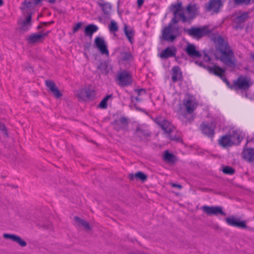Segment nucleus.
Masks as SVG:
<instances>
[{"mask_svg": "<svg viewBox=\"0 0 254 254\" xmlns=\"http://www.w3.org/2000/svg\"><path fill=\"white\" fill-rule=\"evenodd\" d=\"M185 52L190 57L193 59L200 58L201 57V54L200 52L196 50L195 46L193 44H188L185 49Z\"/></svg>", "mask_w": 254, "mask_h": 254, "instance_id": "obj_19", "label": "nucleus"}, {"mask_svg": "<svg viewBox=\"0 0 254 254\" xmlns=\"http://www.w3.org/2000/svg\"><path fill=\"white\" fill-rule=\"evenodd\" d=\"M74 221L78 223L79 224L84 227V229L86 230H89L91 229V227L89 223L85 220L81 219L78 216H75L74 217Z\"/></svg>", "mask_w": 254, "mask_h": 254, "instance_id": "obj_37", "label": "nucleus"}, {"mask_svg": "<svg viewBox=\"0 0 254 254\" xmlns=\"http://www.w3.org/2000/svg\"><path fill=\"white\" fill-rule=\"evenodd\" d=\"M222 171L225 174L229 175L234 174L236 172L235 169L229 166H224L223 168Z\"/></svg>", "mask_w": 254, "mask_h": 254, "instance_id": "obj_39", "label": "nucleus"}, {"mask_svg": "<svg viewBox=\"0 0 254 254\" xmlns=\"http://www.w3.org/2000/svg\"><path fill=\"white\" fill-rule=\"evenodd\" d=\"M47 1L50 3H55L56 0H47Z\"/></svg>", "mask_w": 254, "mask_h": 254, "instance_id": "obj_56", "label": "nucleus"}, {"mask_svg": "<svg viewBox=\"0 0 254 254\" xmlns=\"http://www.w3.org/2000/svg\"><path fill=\"white\" fill-rule=\"evenodd\" d=\"M15 242L18 244L22 247H24L27 245V243L24 240H22L19 236H18Z\"/></svg>", "mask_w": 254, "mask_h": 254, "instance_id": "obj_42", "label": "nucleus"}, {"mask_svg": "<svg viewBox=\"0 0 254 254\" xmlns=\"http://www.w3.org/2000/svg\"><path fill=\"white\" fill-rule=\"evenodd\" d=\"M225 221L228 225L240 228L247 229L251 231L254 232V228L250 227L247 226L244 221H240L234 216L225 218Z\"/></svg>", "mask_w": 254, "mask_h": 254, "instance_id": "obj_11", "label": "nucleus"}, {"mask_svg": "<svg viewBox=\"0 0 254 254\" xmlns=\"http://www.w3.org/2000/svg\"><path fill=\"white\" fill-rule=\"evenodd\" d=\"M109 29L110 32H117L119 30V27L117 22L114 20H112L109 26Z\"/></svg>", "mask_w": 254, "mask_h": 254, "instance_id": "obj_40", "label": "nucleus"}, {"mask_svg": "<svg viewBox=\"0 0 254 254\" xmlns=\"http://www.w3.org/2000/svg\"><path fill=\"white\" fill-rule=\"evenodd\" d=\"M112 124L115 126V129L118 131L121 130L127 131L128 128V119L124 116L121 117L119 119L114 120Z\"/></svg>", "mask_w": 254, "mask_h": 254, "instance_id": "obj_12", "label": "nucleus"}, {"mask_svg": "<svg viewBox=\"0 0 254 254\" xmlns=\"http://www.w3.org/2000/svg\"><path fill=\"white\" fill-rule=\"evenodd\" d=\"M177 53V49L174 46L168 47L160 54L159 57L163 59L174 57Z\"/></svg>", "mask_w": 254, "mask_h": 254, "instance_id": "obj_18", "label": "nucleus"}, {"mask_svg": "<svg viewBox=\"0 0 254 254\" xmlns=\"http://www.w3.org/2000/svg\"><path fill=\"white\" fill-rule=\"evenodd\" d=\"M50 32H51L50 31H47L46 32H45L44 33H41V35L42 36V38H43L44 40H45V37L46 36H47Z\"/></svg>", "mask_w": 254, "mask_h": 254, "instance_id": "obj_52", "label": "nucleus"}, {"mask_svg": "<svg viewBox=\"0 0 254 254\" xmlns=\"http://www.w3.org/2000/svg\"><path fill=\"white\" fill-rule=\"evenodd\" d=\"M94 43L96 47L102 55H105L109 57V52L107 48V45L103 38L97 37L94 40Z\"/></svg>", "mask_w": 254, "mask_h": 254, "instance_id": "obj_15", "label": "nucleus"}, {"mask_svg": "<svg viewBox=\"0 0 254 254\" xmlns=\"http://www.w3.org/2000/svg\"><path fill=\"white\" fill-rule=\"evenodd\" d=\"M187 10L189 14H195L196 11L199 9L196 3H190L187 6Z\"/></svg>", "mask_w": 254, "mask_h": 254, "instance_id": "obj_38", "label": "nucleus"}, {"mask_svg": "<svg viewBox=\"0 0 254 254\" xmlns=\"http://www.w3.org/2000/svg\"><path fill=\"white\" fill-rule=\"evenodd\" d=\"M252 57L254 60V54L252 55Z\"/></svg>", "mask_w": 254, "mask_h": 254, "instance_id": "obj_59", "label": "nucleus"}, {"mask_svg": "<svg viewBox=\"0 0 254 254\" xmlns=\"http://www.w3.org/2000/svg\"><path fill=\"white\" fill-rule=\"evenodd\" d=\"M147 176L142 172H138L134 174H130L129 179L133 180L134 178L144 182L147 179Z\"/></svg>", "mask_w": 254, "mask_h": 254, "instance_id": "obj_36", "label": "nucleus"}, {"mask_svg": "<svg viewBox=\"0 0 254 254\" xmlns=\"http://www.w3.org/2000/svg\"><path fill=\"white\" fill-rule=\"evenodd\" d=\"M151 132L148 129L141 127H136L133 132V136L138 141H147L151 137Z\"/></svg>", "mask_w": 254, "mask_h": 254, "instance_id": "obj_10", "label": "nucleus"}, {"mask_svg": "<svg viewBox=\"0 0 254 254\" xmlns=\"http://www.w3.org/2000/svg\"><path fill=\"white\" fill-rule=\"evenodd\" d=\"M204 59L206 62H209L211 60L210 57L207 54H205Z\"/></svg>", "mask_w": 254, "mask_h": 254, "instance_id": "obj_53", "label": "nucleus"}, {"mask_svg": "<svg viewBox=\"0 0 254 254\" xmlns=\"http://www.w3.org/2000/svg\"><path fill=\"white\" fill-rule=\"evenodd\" d=\"M178 15L174 16L171 21L162 30V35L160 38L161 41L173 42L181 34L179 26H173V24L177 23L180 19Z\"/></svg>", "mask_w": 254, "mask_h": 254, "instance_id": "obj_2", "label": "nucleus"}, {"mask_svg": "<svg viewBox=\"0 0 254 254\" xmlns=\"http://www.w3.org/2000/svg\"><path fill=\"white\" fill-rule=\"evenodd\" d=\"M250 80L242 76H239L236 80L233 81V89L247 90L251 86Z\"/></svg>", "mask_w": 254, "mask_h": 254, "instance_id": "obj_9", "label": "nucleus"}, {"mask_svg": "<svg viewBox=\"0 0 254 254\" xmlns=\"http://www.w3.org/2000/svg\"><path fill=\"white\" fill-rule=\"evenodd\" d=\"M218 143L222 147L231 146L233 144L231 135H225L221 136L218 140Z\"/></svg>", "mask_w": 254, "mask_h": 254, "instance_id": "obj_26", "label": "nucleus"}, {"mask_svg": "<svg viewBox=\"0 0 254 254\" xmlns=\"http://www.w3.org/2000/svg\"><path fill=\"white\" fill-rule=\"evenodd\" d=\"M188 35L193 39L199 40L210 33L211 30L208 28V27L204 26L202 27H192L190 29H184Z\"/></svg>", "mask_w": 254, "mask_h": 254, "instance_id": "obj_3", "label": "nucleus"}, {"mask_svg": "<svg viewBox=\"0 0 254 254\" xmlns=\"http://www.w3.org/2000/svg\"><path fill=\"white\" fill-rule=\"evenodd\" d=\"M171 186L173 188H176L179 189H181L183 188L182 185H181L180 184H175V183H171Z\"/></svg>", "mask_w": 254, "mask_h": 254, "instance_id": "obj_47", "label": "nucleus"}, {"mask_svg": "<svg viewBox=\"0 0 254 254\" xmlns=\"http://www.w3.org/2000/svg\"><path fill=\"white\" fill-rule=\"evenodd\" d=\"M184 105L186 108L188 113L191 114L196 109V105L190 99L184 101Z\"/></svg>", "mask_w": 254, "mask_h": 254, "instance_id": "obj_28", "label": "nucleus"}, {"mask_svg": "<svg viewBox=\"0 0 254 254\" xmlns=\"http://www.w3.org/2000/svg\"><path fill=\"white\" fill-rule=\"evenodd\" d=\"M1 134L2 135L4 138L9 137L8 130L4 124L1 123Z\"/></svg>", "mask_w": 254, "mask_h": 254, "instance_id": "obj_41", "label": "nucleus"}, {"mask_svg": "<svg viewBox=\"0 0 254 254\" xmlns=\"http://www.w3.org/2000/svg\"><path fill=\"white\" fill-rule=\"evenodd\" d=\"M223 6L222 0H209L204 5L206 12H211L212 14H217Z\"/></svg>", "mask_w": 254, "mask_h": 254, "instance_id": "obj_8", "label": "nucleus"}, {"mask_svg": "<svg viewBox=\"0 0 254 254\" xmlns=\"http://www.w3.org/2000/svg\"><path fill=\"white\" fill-rule=\"evenodd\" d=\"M163 159L169 163H174L176 161V156L172 153H170L168 150L164 152Z\"/></svg>", "mask_w": 254, "mask_h": 254, "instance_id": "obj_29", "label": "nucleus"}, {"mask_svg": "<svg viewBox=\"0 0 254 254\" xmlns=\"http://www.w3.org/2000/svg\"><path fill=\"white\" fill-rule=\"evenodd\" d=\"M202 211L209 216L210 215H218L220 214L222 216H225L226 213L224 212L221 206H209L204 205L202 207Z\"/></svg>", "mask_w": 254, "mask_h": 254, "instance_id": "obj_13", "label": "nucleus"}, {"mask_svg": "<svg viewBox=\"0 0 254 254\" xmlns=\"http://www.w3.org/2000/svg\"><path fill=\"white\" fill-rule=\"evenodd\" d=\"M170 10L173 12L174 16L178 15L180 18H181L183 22L187 21V17L182 11V4L181 2L172 4L170 7Z\"/></svg>", "mask_w": 254, "mask_h": 254, "instance_id": "obj_16", "label": "nucleus"}, {"mask_svg": "<svg viewBox=\"0 0 254 254\" xmlns=\"http://www.w3.org/2000/svg\"><path fill=\"white\" fill-rule=\"evenodd\" d=\"M121 60L123 62H129L133 60V57L130 52H122L121 53Z\"/></svg>", "mask_w": 254, "mask_h": 254, "instance_id": "obj_33", "label": "nucleus"}, {"mask_svg": "<svg viewBox=\"0 0 254 254\" xmlns=\"http://www.w3.org/2000/svg\"><path fill=\"white\" fill-rule=\"evenodd\" d=\"M218 50L221 54L220 60L229 67L235 68L236 66V60L234 54L227 41L219 36L217 39Z\"/></svg>", "mask_w": 254, "mask_h": 254, "instance_id": "obj_1", "label": "nucleus"}, {"mask_svg": "<svg viewBox=\"0 0 254 254\" xmlns=\"http://www.w3.org/2000/svg\"><path fill=\"white\" fill-rule=\"evenodd\" d=\"M45 85L48 88V92H51L56 99H59L63 96L62 93L60 91L53 81L51 80H46Z\"/></svg>", "mask_w": 254, "mask_h": 254, "instance_id": "obj_14", "label": "nucleus"}, {"mask_svg": "<svg viewBox=\"0 0 254 254\" xmlns=\"http://www.w3.org/2000/svg\"><path fill=\"white\" fill-rule=\"evenodd\" d=\"M243 158L250 162H254V148L244 149L242 152Z\"/></svg>", "mask_w": 254, "mask_h": 254, "instance_id": "obj_25", "label": "nucleus"}, {"mask_svg": "<svg viewBox=\"0 0 254 254\" xmlns=\"http://www.w3.org/2000/svg\"><path fill=\"white\" fill-rule=\"evenodd\" d=\"M172 75L171 79L173 83L178 81H182L183 79V72L178 65L174 66L172 69Z\"/></svg>", "mask_w": 254, "mask_h": 254, "instance_id": "obj_20", "label": "nucleus"}, {"mask_svg": "<svg viewBox=\"0 0 254 254\" xmlns=\"http://www.w3.org/2000/svg\"><path fill=\"white\" fill-rule=\"evenodd\" d=\"M43 0H33V3H34L35 6L38 4H39L41 2H42Z\"/></svg>", "mask_w": 254, "mask_h": 254, "instance_id": "obj_54", "label": "nucleus"}, {"mask_svg": "<svg viewBox=\"0 0 254 254\" xmlns=\"http://www.w3.org/2000/svg\"><path fill=\"white\" fill-rule=\"evenodd\" d=\"M3 1L2 0H1V6L3 4Z\"/></svg>", "mask_w": 254, "mask_h": 254, "instance_id": "obj_58", "label": "nucleus"}, {"mask_svg": "<svg viewBox=\"0 0 254 254\" xmlns=\"http://www.w3.org/2000/svg\"><path fill=\"white\" fill-rule=\"evenodd\" d=\"M134 91L137 92L138 96H140L142 92L146 93V90L143 88L135 89Z\"/></svg>", "mask_w": 254, "mask_h": 254, "instance_id": "obj_46", "label": "nucleus"}, {"mask_svg": "<svg viewBox=\"0 0 254 254\" xmlns=\"http://www.w3.org/2000/svg\"><path fill=\"white\" fill-rule=\"evenodd\" d=\"M18 236L17 235H14V234H13V235L12 236V237H11V239L10 240H12L13 242H15L16 241V239L17 238Z\"/></svg>", "mask_w": 254, "mask_h": 254, "instance_id": "obj_55", "label": "nucleus"}, {"mask_svg": "<svg viewBox=\"0 0 254 254\" xmlns=\"http://www.w3.org/2000/svg\"><path fill=\"white\" fill-rule=\"evenodd\" d=\"M54 22L53 21H52L50 22V23H53Z\"/></svg>", "mask_w": 254, "mask_h": 254, "instance_id": "obj_61", "label": "nucleus"}, {"mask_svg": "<svg viewBox=\"0 0 254 254\" xmlns=\"http://www.w3.org/2000/svg\"><path fill=\"white\" fill-rule=\"evenodd\" d=\"M216 125L213 122H202L199 129L203 134L212 139L215 134Z\"/></svg>", "mask_w": 254, "mask_h": 254, "instance_id": "obj_7", "label": "nucleus"}, {"mask_svg": "<svg viewBox=\"0 0 254 254\" xmlns=\"http://www.w3.org/2000/svg\"><path fill=\"white\" fill-rule=\"evenodd\" d=\"M77 97L83 101L93 100L95 97V89L91 85H88L78 91Z\"/></svg>", "mask_w": 254, "mask_h": 254, "instance_id": "obj_5", "label": "nucleus"}, {"mask_svg": "<svg viewBox=\"0 0 254 254\" xmlns=\"http://www.w3.org/2000/svg\"><path fill=\"white\" fill-rule=\"evenodd\" d=\"M194 117L192 114L188 113L183 114L182 117V121L186 126L190 124L194 120Z\"/></svg>", "mask_w": 254, "mask_h": 254, "instance_id": "obj_35", "label": "nucleus"}, {"mask_svg": "<svg viewBox=\"0 0 254 254\" xmlns=\"http://www.w3.org/2000/svg\"><path fill=\"white\" fill-rule=\"evenodd\" d=\"M225 83H226L227 86L231 88V89H233V87H232V84H231L230 82L228 81V80L226 78L225 75H223L221 77H220Z\"/></svg>", "mask_w": 254, "mask_h": 254, "instance_id": "obj_43", "label": "nucleus"}, {"mask_svg": "<svg viewBox=\"0 0 254 254\" xmlns=\"http://www.w3.org/2000/svg\"><path fill=\"white\" fill-rule=\"evenodd\" d=\"M144 0H137L138 7H140L143 4Z\"/></svg>", "mask_w": 254, "mask_h": 254, "instance_id": "obj_51", "label": "nucleus"}, {"mask_svg": "<svg viewBox=\"0 0 254 254\" xmlns=\"http://www.w3.org/2000/svg\"><path fill=\"white\" fill-rule=\"evenodd\" d=\"M32 14V12H29L28 15L24 20H22L21 22H18V24L21 25L20 29L21 30L27 31L31 27L32 25L31 21Z\"/></svg>", "mask_w": 254, "mask_h": 254, "instance_id": "obj_21", "label": "nucleus"}, {"mask_svg": "<svg viewBox=\"0 0 254 254\" xmlns=\"http://www.w3.org/2000/svg\"><path fill=\"white\" fill-rule=\"evenodd\" d=\"M12 235H13V234L4 233L3 235V237L5 239H10L11 237H12Z\"/></svg>", "mask_w": 254, "mask_h": 254, "instance_id": "obj_49", "label": "nucleus"}, {"mask_svg": "<svg viewBox=\"0 0 254 254\" xmlns=\"http://www.w3.org/2000/svg\"><path fill=\"white\" fill-rule=\"evenodd\" d=\"M116 82L121 87H127L132 83V77L131 73L124 69L119 72L117 76Z\"/></svg>", "mask_w": 254, "mask_h": 254, "instance_id": "obj_4", "label": "nucleus"}, {"mask_svg": "<svg viewBox=\"0 0 254 254\" xmlns=\"http://www.w3.org/2000/svg\"><path fill=\"white\" fill-rule=\"evenodd\" d=\"M82 23L81 22H78L73 27L72 32L73 33H75L79 28H81Z\"/></svg>", "mask_w": 254, "mask_h": 254, "instance_id": "obj_44", "label": "nucleus"}, {"mask_svg": "<svg viewBox=\"0 0 254 254\" xmlns=\"http://www.w3.org/2000/svg\"><path fill=\"white\" fill-rule=\"evenodd\" d=\"M234 1L236 4L245 3L248 4L250 3L251 0H234Z\"/></svg>", "mask_w": 254, "mask_h": 254, "instance_id": "obj_45", "label": "nucleus"}, {"mask_svg": "<svg viewBox=\"0 0 254 254\" xmlns=\"http://www.w3.org/2000/svg\"><path fill=\"white\" fill-rule=\"evenodd\" d=\"M97 69L101 71L102 74L108 75L109 72V65L107 62H101L97 66Z\"/></svg>", "mask_w": 254, "mask_h": 254, "instance_id": "obj_32", "label": "nucleus"}, {"mask_svg": "<svg viewBox=\"0 0 254 254\" xmlns=\"http://www.w3.org/2000/svg\"><path fill=\"white\" fill-rule=\"evenodd\" d=\"M194 62L196 64L198 65L199 66L205 68V66L204 65L203 62L202 61H195Z\"/></svg>", "mask_w": 254, "mask_h": 254, "instance_id": "obj_48", "label": "nucleus"}, {"mask_svg": "<svg viewBox=\"0 0 254 254\" xmlns=\"http://www.w3.org/2000/svg\"><path fill=\"white\" fill-rule=\"evenodd\" d=\"M26 40L29 44L41 43L44 41L41 35V32H40L39 33H34L30 35L26 38Z\"/></svg>", "mask_w": 254, "mask_h": 254, "instance_id": "obj_22", "label": "nucleus"}, {"mask_svg": "<svg viewBox=\"0 0 254 254\" xmlns=\"http://www.w3.org/2000/svg\"><path fill=\"white\" fill-rule=\"evenodd\" d=\"M153 121L167 134H170L173 131V125L164 118L157 117L153 119Z\"/></svg>", "mask_w": 254, "mask_h": 254, "instance_id": "obj_6", "label": "nucleus"}, {"mask_svg": "<svg viewBox=\"0 0 254 254\" xmlns=\"http://www.w3.org/2000/svg\"><path fill=\"white\" fill-rule=\"evenodd\" d=\"M253 3H254V0H252Z\"/></svg>", "mask_w": 254, "mask_h": 254, "instance_id": "obj_60", "label": "nucleus"}, {"mask_svg": "<svg viewBox=\"0 0 254 254\" xmlns=\"http://www.w3.org/2000/svg\"><path fill=\"white\" fill-rule=\"evenodd\" d=\"M207 69L209 73H212L219 77H221L225 73V70L224 69L216 65H214L213 66H208Z\"/></svg>", "mask_w": 254, "mask_h": 254, "instance_id": "obj_24", "label": "nucleus"}, {"mask_svg": "<svg viewBox=\"0 0 254 254\" xmlns=\"http://www.w3.org/2000/svg\"><path fill=\"white\" fill-rule=\"evenodd\" d=\"M98 29L97 26L93 24L87 25L84 29V34L86 37H92L93 34Z\"/></svg>", "mask_w": 254, "mask_h": 254, "instance_id": "obj_27", "label": "nucleus"}, {"mask_svg": "<svg viewBox=\"0 0 254 254\" xmlns=\"http://www.w3.org/2000/svg\"><path fill=\"white\" fill-rule=\"evenodd\" d=\"M33 0H24L22 2V6L20 7V10L22 11L23 13H25V10L27 8H33L35 7L33 3Z\"/></svg>", "mask_w": 254, "mask_h": 254, "instance_id": "obj_30", "label": "nucleus"}, {"mask_svg": "<svg viewBox=\"0 0 254 254\" xmlns=\"http://www.w3.org/2000/svg\"><path fill=\"white\" fill-rule=\"evenodd\" d=\"M135 100L136 101H140V99L138 97H135Z\"/></svg>", "mask_w": 254, "mask_h": 254, "instance_id": "obj_57", "label": "nucleus"}, {"mask_svg": "<svg viewBox=\"0 0 254 254\" xmlns=\"http://www.w3.org/2000/svg\"><path fill=\"white\" fill-rule=\"evenodd\" d=\"M124 30L125 34L128 42L131 45H132L134 43L135 30L133 28L129 27L127 25H125Z\"/></svg>", "mask_w": 254, "mask_h": 254, "instance_id": "obj_23", "label": "nucleus"}, {"mask_svg": "<svg viewBox=\"0 0 254 254\" xmlns=\"http://www.w3.org/2000/svg\"><path fill=\"white\" fill-rule=\"evenodd\" d=\"M109 99H113L112 94H109L107 95L106 97H105L98 104V107L102 109H106L108 106V101Z\"/></svg>", "mask_w": 254, "mask_h": 254, "instance_id": "obj_34", "label": "nucleus"}, {"mask_svg": "<svg viewBox=\"0 0 254 254\" xmlns=\"http://www.w3.org/2000/svg\"><path fill=\"white\" fill-rule=\"evenodd\" d=\"M48 24V23L47 22H42L40 23V24L37 27V29L38 30H39L40 29H42V25H47Z\"/></svg>", "mask_w": 254, "mask_h": 254, "instance_id": "obj_50", "label": "nucleus"}, {"mask_svg": "<svg viewBox=\"0 0 254 254\" xmlns=\"http://www.w3.org/2000/svg\"><path fill=\"white\" fill-rule=\"evenodd\" d=\"M249 12H245L241 15L237 16L234 19V22L236 24L235 28L236 29H243L244 26V22L249 18Z\"/></svg>", "mask_w": 254, "mask_h": 254, "instance_id": "obj_17", "label": "nucleus"}, {"mask_svg": "<svg viewBox=\"0 0 254 254\" xmlns=\"http://www.w3.org/2000/svg\"><path fill=\"white\" fill-rule=\"evenodd\" d=\"M97 4L101 7L103 12L105 15H109L111 9V4L109 2H97Z\"/></svg>", "mask_w": 254, "mask_h": 254, "instance_id": "obj_31", "label": "nucleus"}]
</instances>
